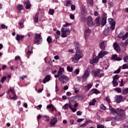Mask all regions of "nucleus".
Masks as SVG:
<instances>
[{"instance_id": "59", "label": "nucleus", "mask_w": 128, "mask_h": 128, "mask_svg": "<svg viewBox=\"0 0 128 128\" xmlns=\"http://www.w3.org/2000/svg\"><path fill=\"white\" fill-rule=\"evenodd\" d=\"M40 118H42V115L39 114L37 116V120L38 122H38L40 121Z\"/></svg>"}, {"instance_id": "21", "label": "nucleus", "mask_w": 128, "mask_h": 128, "mask_svg": "<svg viewBox=\"0 0 128 128\" xmlns=\"http://www.w3.org/2000/svg\"><path fill=\"white\" fill-rule=\"evenodd\" d=\"M87 24L89 26H94V22H92V16H89L88 18Z\"/></svg>"}, {"instance_id": "16", "label": "nucleus", "mask_w": 128, "mask_h": 128, "mask_svg": "<svg viewBox=\"0 0 128 128\" xmlns=\"http://www.w3.org/2000/svg\"><path fill=\"white\" fill-rule=\"evenodd\" d=\"M58 122V119L56 118V117H54L52 118L50 122V124L52 126H54L55 124H56Z\"/></svg>"}, {"instance_id": "40", "label": "nucleus", "mask_w": 128, "mask_h": 128, "mask_svg": "<svg viewBox=\"0 0 128 128\" xmlns=\"http://www.w3.org/2000/svg\"><path fill=\"white\" fill-rule=\"evenodd\" d=\"M106 22V18H104V19H102V22H101L102 26L105 25Z\"/></svg>"}, {"instance_id": "43", "label": "nucleus", "mask_w": 128, "mask_h": 128, "mask_svg": "<svg viewBox=\"0 0 128 128\" xmlns=\"http://www.w3.org/2000/svg\"><path fill=\"white\" fill-rule=\"evenodd\" d=\"M52 40V36H49L48 37L47 42L48 44H51Z\"/></svg>"}, {"instance_id": "4", "label": "nucleus", "mask_w": 128, "mask_h": 128, "mask_svg": "<svg viewBox=\"0 0 128 128\" xmlns=\"http://www.w3.org/2000/svg\"><path fill=\"white\" fill-rule=\"evenodd\" d=\"M42 34H35V37L34 40V42L35 44H41L42 42Z\"/></svg>"}, {"instance_id": "51", "label": "nucleus", "mask_w": 128, "mask_h": 128, "mask_svg": "<svg viewBox=\"0 0 128 128\" xmlns=\"http://www.w3.org/2000/svg\"><path fill=\"white\" fill-rule=\"evenodd\" d=\"M67 70L68 72H72V67L68 66H67Z\"/></svg>"}, {"instance_id": "64", "label": "nucleus", "mask_w": 128, "mask_h": 128, "mask_svg": "<svg viewBox=\"0 0 128 128\" xmlns=\"http://www.w3.org/2000/svg\"><path fill=\"white\" fill-rule=\"evenodd\" d=\"M106 102H108V104L110 102V98L108 97L106 98Z\"/></svg>"}, {"instance_id": "1", "label": "nucleus", "mask_w": 128, "mask_h": 128, "mask_svg": "<svg viewBox=\"0 0 128 128\" xmlns=\"http://www.w3.org/2000/svg\"><path fill=\"white\" fill-rule=\"evenodd\" d=\"M109 110H110L112 114L115 116L114 120H122L126 118V113H124V110L122 109L118 108L116 110L112 106H109Z\"/></svg>"}, {"instance_id": "56", "label": "nucleus", "mask_w": 128, "mask_h": 128, "mask_svg": "<svg viewBox=\"0 0 128 128\" xmlns=\"http://www.w3.org/2000/svg\"><path fill=\"white\" fill-rule=\"evenodd\" d=\"M18 24L20 26L21 28H23L24 27V23L22 22H19Z\"/></svg>"}, {"instance_id": "11", "label": "nucleus", "mask_w": 128, "mask_h": 128, "mask_svg": "<svg viewBox=\"0 0 128 128\" xmlns=\"http://www.w3.org/2000/svg\"><path fill=\"white\" fill-rule=\"evenodd\" d=\"M64 68L60 67L59 68V70L57 74L54 75V78H60V76H62V74H64Z\"/></svg>"}, {"instance_id": "60", "label": "nucleus", "mask_w": 128, "mask_h": 128, "mask_svg": "<svg viewBox=\"0 0 128 128\" xmlns=\"http://www.w3.org/2000/svg\"><path fill=\"white\" fill-rule=\"evenodd\" d=\"M71 10H76V6L74 4L71 5Z\"/></svg>"}, {"instance_id": "22", "label": "nucleus", "mask_w": 128, "mask_h": 128, "mask_svg": "<svg viewBox=\"0 0 128 128\" xmlns=\"http://www.w3.org/2000/svg\"><path fill=\"white\" fill-rule=\"evenodd\" d=\"M72 98L76 100H84V96L82 95H76L72 97Z\"/></svg>"}, {"instance_id": "10", "label": "nucleus", "mask_w": 128, "mask_h": 128, "mask_svg": "<svg viewBox=\"0 0 128 128\" xmlns=\"http://www.w3.org/2000/svg\"><path fill=\"white\" fill-rule=\"evenodd\" d=\"M100 66L102 68H105V70H108V66H110V64L108 63V60H105L103 62H101Z\"/></svg>"}, {"instance_id": "50", "label": "nucleus", "mask_w": 128, "mask_h": 128, "mask_svg": "<svg viewBox=\"0 0 128 128\" xmlns=\"http://www.w3.org/2000/svg\"><path fill=\"white\" fill-rule=\"evenodd\" d=\"M0 28L2 30H4V28L8 29V26H6V25H4V24H2L0 25Z\"/></svg>"}, {"instance_id": "48", "label": "nucleus", "mask_w": 128, "mask_h": 128, "mask_svg": "<svg viewBox=\"0 0 128 128\" xmlns=\"http://www.w3.org/2000/svg\"><path fill=\"white\" fill-rule=\"evenodd\" d=\"M102 20H104L105 18V20H106V14L104 13L101 16Z\"/></svg>"}, {"instance_id": "17", "label": "nucleus", "mask_w": 128, "mask_h": 128, "mask_svg": "<svg viewBox=\"0 0 128 128\" xmlns=\"http://www.w3.org/2000/svg\"><path fill=\"white\" fill-rule=\"evenodd\" d=\"M128 36V32H127L125 34H124L123 32H120L118 35V38H122V40H124L126 38H127Z\"/></svg>"}, {"instance_id": "38", "label": "nucleus", "mask_w": 128, "mask_h": 128, "mask_svg": "<svg viewBox=\"0 0 128 128\" xmlns=\"http://www.w3.org/2000/svg\"><path fill=\"white\" fill-rule=\"evenodd\" d=\"M96 100L93 99L92 102H90L89 104L90 106H94L96 104Z\"/></svg>"}, {"instance_id": "46", "label": "nucleus", "mask_w": 128, "mask_h": 128, "mask_svg": "<svg viewBox=\"0 0 128 128\" xmlns=\"http://www.w3.org/2000/svg\"><path fill=\"white\" fill-rule=\"evenodd\" d=\"M100 108L101 110H106V106H104V105L103 104H100Z\"/></svg>"}, {"instance_id": "18", "label": "nucleus", "mask_w": 128, "mask_h": 128, "mask_svg": "<svg viewBox=\"0 0 128 128\" xmlns=\"http://www.w3.org/2000/svg\"><path fill=\"white\" fill-rule=\"evenodd\" d=\"M98 57L96 56V57H94L92 60H90V64H96L97 62H98Z\"/></svg>"}, {"instance_id": "6", "label": "nucleus", "mask_w": 128, "mask_h": 128, "mask_svg": "<svg viewBox=\"0 0 128 128\" xmlns=\"http://www.w3.org/2000/svg\"><path fill=\"white\" fill-rule=\"evenodd\" d=\"M70 34V30L69 28H64L62 27L61 28V36L62 38H67Z\"/></svg>"}, {"instance_id": "28", "label": "nucleus", "mask_w": 128, "mask_h": 128, "mask_svg": "<svg viewBox=\"0 0 128 128\" xmlns=\"http://www.w3.org/2000/svg\"><path fill=\"white\" fill-rule=\"evenodd\" d=\"M112 60H122V58L120 57L118 58V55L114 54L112 56Z\"/></svg>"}, {"instance_id": "41", "label": "nucleus", "mask_w": 128, "mask_h": 128, "mask_svg": "<svg viewBox=\"0 0 128 128\" xmlns=\"http://www.w3.org/2000/svg\"><path fill=\"white\" fill-rule=\"evenodd\" d=\"M38 13L36 14V16L34 18V22H38Z\"/></svg>"}, {"instance_id": "30", "label": "nucleus", "mask_w": 128, "mask_h": 128, "mask_svg": "<svg viewBox=\"0 0 128 128\" xmlns=\"http://www.w3.org/2000/svg\"><path fill=\"white\" fill-rule=\"evenodd\" d=\"M100 46L102 50H104V48H106V46H104V41L100 40Z\"/></svg>"}, {"instance_id": "24", "label": "nucleus", "mask_w": 128, "mask_h": 128, "mask_svg": "<svg viewBox=\"0 0 128 128\" xmlns=\"http://www.w3.org/2000/svg\"><path fill=\"white\" fill-rule=\"evenodd\" d=\"M50 75H47L45 76L43 80V84H46L48 82H50Z\"/></svg>"}, {"instance_id": "61", "label": "nucleus", "mask_w": 128, "mask_h": 128, "mask_svg": "<svg viewBox=\"0 0 128 128\" xmlns=\"http://www.w3.org/2000/svg\"><path fill=\"white\" fill-rule=\"evenodd\" d=\"M97 128H104V126L102 124H98L97 126Z\"/></svg>"}, {"instance_id": "7", "label": "nucleus", "mask_w": 128, "mask_h": 128, "mask_svg": "<svg viewBox=\"0 0 128 128\" xmlns=\"http://www.w3.org/2000/svg\"><path fill=\"white\" fill-rule=\"evenodd\" d=\"M70 80L68 77L66 76L62 75L58 78V80L62 84H68V82Z\"/></svg>"}, {"instance_id": "62", "label": "nucleus", "mask_w": 128, "mask_h": 128, "mask_svg": "<svg viewBox=\"0 0 128 128\" xmlns=\"http://www.w3.org/2000/svg\"><path fill=\"white\" fill-rule=\"evenodd\" d=\"M82 112H80V111H78L76 112V114L77 116H82Z\"/></svg>"}, {"instance_id": "29", "label": "nucleus", "mask_w": 128, "mask_h": 128, "mask_svg": "<svg viewBox=\"0 0 128 128\" xmlns=\"http://www.w3.org/2000/svg\"><path fill=\"white\" fill-rule=\"evenodd\" d=\"M74 44L75 46V50L76 52H81L80 50V44L78 42H75L74 43Z\"/></svg>"}, {"instance_id": "54", "label": "nucleus", "mask_w": 128, "mask_h": 128, "mask_svg": "<svg viewBox=\"0 0 128 128\" xmlns=\"http://www.w3.org/2000/svg\"><path fill=\"white\" fill-rule=\"evenodd\" d=\"M123 94H128V88H124V90H123Z\"/></svg>"}, {"instance_id": "26", "label": "nucleus", "mask_w": 128, "mask_h": 128, "mask_svg": "<svg viewBox=\"0 0 128 128\" xmlns=\"http://www.w3.org/2000/svg\"><path fill=\"white\" fill-rule=\"evenodd\" d=\"M100 17H97L94 20V24L96 26H100Z\"/></svg>"}, {"instance_id": "53", "label": "nucleus", "mask_w": 128, "mask_h": 128, "mask_svg": "<svg viewBox=\"0 0 128 128\" xmlns=\"http://www.w3.org/2000/svg\"><path fill=\"white\" fill-rule=\"evenodd\" d=\"M124 62H127V64H128V56H124Z\"/></svg>"}, {"instance_id": "36", "label": "nucleus", "mask_w": 128, "mask_h": 128, "mask_svg": "<svg viewBox=\"0 0 128 128\" xmlns=\"http://www.w3.org/2000/svg\"><path fill=\"white\" fill-rule=\"evenodd\" d=\"M88 124V121H86L84 124H80V128H84V126H86Z\"/></svg>"}, {"instance_id": "8", "label": "nucleus", "mask_w": 128, "mask_h": 128, "mask_svg": "<svg viewBox=\"0 0 128 128\" xmlns=\"http://www.w3.org/2000/svg\"><path fill=\"white\" fill-rule=\"evenodd\" d=\"M100 70L98 69L96 71L93 70L92 71V72L94 74V76H98V78H102V76H104V73H100Z\"/></svg>"}, {"instance_id": "49", "label": "nucleus", "mask_w": 128, "mask_h": 128, "mask_svg": "<svg viewBox=\"0 0 128 128\" xmlns=\"http://www.w3.org/2000/svg\"><path fill=\"white\" fill-rule=\"evenodd\" d=\"M114 90L117 92H122V88H114Z\"/></svg>"}, {"instance_id": "32", "label": "nucleus", "mask_w": 128, "mask_h": 128, "mask_svg": "<svg viewBox=\"0 0 128 128\" xmlns=\"http://www.w3.org/2000/svg\"><path fill=\"white\" fill-rule=\"evenodd\" d=\"M42 118H44V122H48L50 120V116L47 115L43 116Z\"/></svg>"}, {"instance_id": "39", "label": "nucleus", "mask_w": 128, "mask_h": 128, "mask_svg": "<svg viewBox=\"0 0 128 128\" xmlns=\"http://www.w3.org/2000/svg\"><path fill=\"white\" fill-rule=\"evenodd\" d=\"M54 9H50L48 11V14L54 16Z\"/></svg>"}, {"instance_id": "63", "label": "nucleus", "mask_w": 128, "mask_h": 128, "mask_svg": "<svg viewBox=\"0 0 128 128\" xmlns=\"http://www.w3.org/2000/svg\"><path fill=\"white\" fill-rule=\"evenodd\" d=\"M84 120V118H79L77 120V122H82Z\"/></svg>"}, {"instance_id": "52", "label": "nucleus", "mask_w": 128, "mask_h": 128, "mask_svg": "<svg viewBox=\"0 0 128 128\" xmlns=\"http://www.w3.org/2000/svg\"><path fill=\"white\" fill-rule=\"evenodd\" d=\"M28 78V76L22 75V76L20 78V80H24V78Z\"/></svg>"}, {"instance_id": "35", "label": "nucleus", "mask_w": 128, "mask_h": 128, "mask_svg": "<svg viewBox=\"0 0 128 128\" xmlns=\"http://www.w3.org/2000/svg\"><path fill=\"white\" fill-rule=\"evenodd\" d=\"M92 83L88 84L86 86H85V88L86 90H90V88H92Z\"/></svg>"}, {"instance_id": "13", "label": "nucleus", "mask_w": 128, "mask_h": 128, "mask_svg": "<svg viewBox=\"0 0 128 128\" xmlns=\"http://www.w3.org/2000/svg\"><path fill=\"white\" fill-rule=\"evenodd\" d=\"M108 22L110 24V28L112 30H114L116 28V22L112 18L108 19Z\"/></svg>"}, {"instance_id": "19", "label": "nucleus", "mask_w": 128, "mask_h": 128, "mask_svg": "<svg viewBox=\"0 0 128 128\" xmlns=\"http://www.w3.org/2000/svg\"><path fill=\"white\" fill-rule=\"evenodd\" d=\"M46 108L48 110H50L51 112H56V108L52 104H48L46 106Z\"/></svg>"}, {"instance_id": "33", "label": "nucleus", "mask_w": 128, "mask_h": 128, "mask_svg": "<svg viewBox=\"0 0 128 128\" xmlns=\"http://www.w3.org/2000/svg\"><path fill=\"white\" fill-rule=\"evenodd\" d=\"M104 34L105 36H106L110 34V28H107L104 30Z\"/></svg>"}, {"instance_id": "2", "label": "nucleus", "mask_w": 128, "mask_h": 128, "mask_svg": "<svg viewBox=\"0 0 128 128\" xmlns=\"http://www.w3.org/2000/svg\"><path fill=\"white\" fill-rule=\"evenodd\" d=\"M68 106H69L70 108V110H72V112H76V110H78V108H78V103H76L74 104V106H72V104H70L68 106V104H66L62 107V108L64 110H66L68 109Z\"/></svg>"}, {"instance_id": "47", "label": "nucleus", "mask_w": 128, "mask_h": 128, "mask_svg": "<svg viewBox=\"0 0 128 128\" xmlns=\"http://www.w3.org/2000/svg\"><path fill=\"white\" fill-rule=\"evenodd\" d=\"M6 80V76H4L3 77H2L1 80H0V82H2V84H4V80Z\"/></svg>"}, {"instance_id": "44", "label": "nucleus", "mask_w": 128, "mask_h": 128, "mask_svg": "<svg viewBox=\"0 0 128 128\" xmlns=\"http://www.w3.org/2000/svg\"><path fill=\"white\" fill-rule=\"evenodd\" d=\"M26 54V57L28 58H30V54H32V51L28 50L27 52V53Z\"/></svg>"}, {"instance_id": "45", "label": "nucleus", "mask_w": 128, "mask_h": 128, "mask_svg": "<svg viewBox=\"0 0 128 128\" xmlns=\"http://www.w3.org/2000/svg\"><path fill=\"white\" fill-rule=\"evenodd\" d=\"M122 70H126V68H128V64H124L122 66Z\"/></svg>"}, {"instance_id": "37", "label": "nucleus", "mask_w": 128, "mask_h": 128, "mask_svg": "<svg viewBox=\"0 0 128 128\" xmlns=\"http://www.w3.org/2000/svg\"><path fill=\"white\" fill-rule=\"evenodd\" d=\"M112 82L113 86L114 87L118 86V80H113Z\"/></svg>"}, {"instance_id": "23", "label": "nucleus", "mask_w": 128, "mask_h": 128, "mask_svg": "<svg viewBox=\"0 0 128 128\" xmlns=\"http://www.w3.org/2000/svg\"><path fill=\"white\" fill-rule=\"evenodd\" d=\"M24 35H20L18 34H17L16 37V40L18 42H20V40H24Z\"/></svg>"}, {"instance_id": "14", "label": "nucleus", "mask_w": 128, "mask_h": 128, "mask_svg": "<svg viewBox=\"0 0 128 128\" xmlns=\"http://www.w3.org/2000/svg\"><path fill=\"white\" fill-rule=\"evenodd\" d=\"M90 68H87L86 70H85L84 74L82 76V79L84 80V78H87L90 76Z\"/></svg>"}, {"instance_id": "15", "label": "nucleus", "mask_w": 128, "mask_h": 128, "mask_svg": "<svg viewBox=\"0 0 128 128\" xmlns=\"http://www.w3.org/2000/svg\"><path fill=\"white\" fill-rule=\"evenodd\" d=\"M106 54H108V52L106 51L102 50L98 54L97 58H102Z\"/></svg>"}, {"instance_id": "27", "label": "nucleus", "mask_w": 128, "mask_h": 128, "mask_svg": "<svg viewBox=\"0 0 128 128\" xmlns=\"http://www.w3.org/2000/svg\"><path fill=\"white\" fill-rule=\"evenodd\" d=\"M122 100V96H116V102H118V104H120V102Z\"/></svg>"}, {"instance_id": "58", "label": "nucleus", "mask_w": 128, "mask_h": 128, "mask_svg": "<svg viewBox=\"0 0 128 128\" xmlns=\"http://www.w3.org/2000/svg\"><path fill=\"white\" fill-rule=\"evenodd\" d=\"M120 77H118V75H116L114 77L113 80H118V78H119Z\"/></svg>"}, {"instance_id": "25", "label": "nucleus", "mask_w": 128, "mask_h": 128, "mask_svg": "<svg viewBox=\"0 0 128 128\" xmlns=\"http://www.w3.org/2000/svg\"><path fill=\"white\" fill-rule=\"evenodd\" d=\"M24 6L26 7V10H29L30 8V1H26L24 2Z\"/></svg>"}, {"instance_id": "57", "label": "nucleus", "mask_w": 128, "mask_h": 128, "mask_svg": "<svg viewBox=\"0 0 128 128\" xmlns=\"http://www.w3.org/2000/svg\"><path fill=\"white\" fill-rule=\"evenodd\" d=\"M120 68H118L117 70H115L114 74H120Z\"/></svg>"}, {"instance_id": "12", "label": "nucleus", "mask_w": 128, "mask_h": 128, "mask_svg": "<svg viewBox=\"0 0 128 128\" xmlns=\"http://www.w3.org/2000/svg\"><path fill=\"white\" fill-rule=\"evenodd\" d=\"M92 33V30L89 28H86L84 31L85 40H88L90 36V34Z\"/></svg>"}, {"instance_id": "9", "label": "nucleus", "mask_w": 128, "mask_h": 128, "mask_svg": "<svg viewBox=\"0 0 128 128\" xmlns=\"http://www.w3.org/2000/svg\"><path fill=\"white\" fill-rule=\"evenodd\" d=\"M17 14H24V6L22 4H19L16 6Z\"/></svg>"}, {"instance_id": "55", "label": "nucleus", "mask_w": 128, "mask_h": 128, "mask_svg": "<svg viewBox=\"0 0 128 128\" xmlns=\"http://www.w3.org/2000/svg\"><path fill=\"white\" fill-rule=\"evenodd\" d=\"M71 25V24H70V23H66V24H64L63 25V28H68V26H70Z\"/></svg>"}, {"instance_id": "34", "label": "nucleus", "mask_w": 128, "mask_h": 128, "mask_svg": "<svg viewBox=\"0 0 128 128\" xmlns=\"http://www.w3.org/2000/svg\"><path fill=\"white\" fill-rule=\"evenodd\" d=\"M92 90L93 94H100V90L96 88H93Z\"/></svg>"}, {"instance_id": "31", "label": "nucleus", "mask_w": 128, "mask_h": 128, "mask_svg": "<svg viewBox=\"0 0 128 128\" xmlns=\"http://www.w3.org/2000/svg\"><path fill=\"white\" fill-rule=\"evenodd\" d=\"M87 4L88 6H94V0H87Z\"/></svg>"}, {"instance_id": "5", "label": "nucleus", "mask_w": 128, "mask_h": 128, "mask_svg": "<svg viewBox=\"0 0 128 128\" xmlns=\"http://www.w3.org/2000/svg\"><path fill=\"white\" fill-rule=\"evenodd\" d=\"M7 94H8L10 100H18V96L14 92V90L13 89L10 88L8 90Z\"/></svg>"}, {"instance_id": "3", "label": "nucleus", "mask_w": 128, "mask_h": 128, "mask_svg": "<svg viewBox=\"0 0 128 128\" xmlns=\"http://www.w3.org/2000/svg\"><path fill=\"white\" fill-rule=\"evenodd\" d=\"M82 58V52L78 51L72 58V61L75 64L78 62V60Z\"/></svg>"}, {"instance_id": "42", "label": "nucleus", "mask_w": 128, "mask_h": 128, "mask_svg": "<svg viewBox=\"0 0 128 128\" xmlns=\"http://www.w3.org/2000/svg\"><path fill=\"white\" fill-rule=\"evenodd\" d=\"M72 4V1H68L66 3V6H70Z\"/></svg>"}, {"instance_id": "20", "label": "nucleus", "mask_w": 128, "mask_h": 128, "mask_svg": "<svg viewBox=\"0 0 128 128\" xmlns=\"http://www.w3.org/2000/svg\"><path fill=\"white\" fill-rule=\"evenodd\" d=\"M113 46L115 50H116L117 52H120V46H118V44L116 42H115L114 43Z\"/></svg>"}]
</instances>
